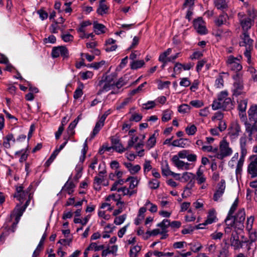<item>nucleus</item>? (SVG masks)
Returning <instances> with one entry per match:
<instances>
[{
  "mask_svg": "<svg viewBox=\"0 0 257 257\" xmlns=\"http://www.w3.org/2000/svg\"><path fill=\"white\" fill-rule=\"evenodd\" d=\"M98 86L100 87L98 93L107 92L110 90H112L111 94H116L120 92V91H115L114 81L111 76H102L101 79L98 82Z\"/></svg>",
  "mask_w": 257,
  "mask_h": 257,
  "instance_id": "f257e3e1",
  "label": "nucleus"
},
{
  "mask_svg": "<svg viewBox=\"0 0 257 257\" xmlns=\"http://www.w3.org/2000/svg\"><path fill=\"white\" fill-rule=\"evenodd\" d=\"M233 78L235 81L231 88L232 96L237 97L243 94L244 92L243 91L244 86L242 79L239 78L238 74H236Z\"/></svg>",
  "mask_w": 257,
  "mask_h": 257,
  "instance_id": "f03ea898",
  "label": "nucleus"
},
{
  "mask_svg": "<svg viewBox=\"0 0 257 257\" xmlns=\"http://www.w3.org/2000/svg\"><path fill=\"white\" fill-rule=\"evenodd\" d=\"M232 150L229 147V143L225 140L220 142L219 153L217 154L216 158L219 160H222L224 158L230 156L232 154Z\"/></svg>",
  "mask_w": 257,
  "mask_h": 257,
  "instance_id": "7ed1b4c3",
  "label": "nucleus"
},
{
  "mask_svg": "<svg viewBox=\"0 0 257 257\" xmlns=\"http://www.w3.org/2000/svg\"><path fill=\"white\" fill-rule=\"evenodd\" d=\"M238 17L243 32H248L253 26L254 20L242 13H238Z\"/></svg>",
  "mask_w": 257,
  "mask_h": 257,
  "instance_id": "20e7f679",
  "label": "nucleus"
},
{
  "mask_svg": "<svg viewBox=\"0 0 257 257\" xmlns=\"http://www.w3.org/2000/svg\"><path fill=\"white\" fill-rule=\"evenodd\" d=\"M226 64L227 67L231 71L238 72L242 69L240 62L238 61V58H235L233 55L227 57Z\"/></svg>",
  "mask_w": 257,
  "mask_h": 257,
  "instance_id": "39448f33",
  "label": "nucleus"
},
{
  "mask_svg": "<svg viewBox=\"0 0 257 257\" xmlns=\"http://www.w3.org/2000/svg\"><path fill=\"white\" fill-rule=\"evenodd\" d=\"M23 189L22 186H17L16 187V192L14 195V197L20 202V205L24 202L27 197H29V194H31L30 193L31 187L29 186L25 191Z\"/></svg>",
  "mask_w": 257,
  "mask_h": 257,
  "instance_id": "423d86ee",
  "label": "nucleus"
},
{
  "mask_svg": "<svg viewBox=\"0 0 257 257\" xmlns=\"http://www.w3.org/2000/svg\"><path fill=\"white\" fill-rule=\"evenodd\" d=\"M225 187V181L221 179L217 184V189L213 195V199L214 201L218 202L222 200L221 197L224 193Z\"/></svg>",
  "mask_w": 257,
  "mask_h": 257,
  "instance_id": "0eeeda50",
  "label": "nucleus"
},
{
  "mask_svg": "<svg viewBox=\"0 0 257 257\" xmlns=\"http://www.w3.org/2000/svg\"><path fill=\"white\" fill-rule=\"evenodd\" d=\"M250 163L248 165L247 172L251 178L257 176V156L252 155L249 158Z\"/></svg>",
  "mask_w": 257,
  "mask_h": 257,
  "instance_id": "6e6552de",
  "label": "nucleus"
},
{
  "mask_svg": "<svg viewBox=\"0 0 257 257\" xmlns=\"http://www.w3.org/2000/svg\"><path fill=\"white\" fill-rule=\"evenodd\" d=\"M51 55L53 58H57L61 56L63 58H67L69 57V52L65 46L55 47L52 50Z\"/></svg>",
  "mask_w": 257,
  "mask_h": 257,
  "instance_id": "1a4fd4ad",
  "label": "nucleus"
},
{
  "mask_svg": "<svg viewBox=\"0 0 257 257\" xmlns=\"http://www.w3.org/2000/svg\"><path fill=\"white\" fill-rule=\"evenodd\" d=\"M245 132L248 134V139L257 141V125L245 123Z\"/></svg>",
  "mask_w": 257,
  "mask_h": 257,
  "instance_id": "9d476101",
  "label": "nucleus"
},
{
  "mask_svg": "<svg viewBox=\"0 0 257 257\" xmlns=\"http://www.w3.org/2000/svg\"><path fill=\"white\" fill-rule=\"evenodd\" d=\"M193 26L197 32L200 35L207 33V30L205 26V23L202 18H198L194 20Z\"/></svg>",
  "mask_w": 257,
  "mask_h": 257,
  "instance_id": "9b49d317",
  "label": "nucleus"
},
{
  "mask_svg": "<svg viewBox=\"0 0 257 257\" xmlns=\"http://www.w3.org/2000/svg\"><path fill=\"white\" fill-rule=\"evenodd\" d=\"M236 221V228L241 229L243 228V223L245 218V210L243 208L239 209L234 216Z\"/></svg>",
  "mask_w": 257,
  "mask_h": 257,
  "instance_id": "f8f14e48",
  "label": "nucleus"
},
{
  "mask_svg": "<svg viewBox=\"0 0 257 257\" xmlns=\"http://www.w3.org/2000/svg\"><path fill=\"white\" fill-rule=\"evenodd\" d=\"M247 113L249 122H246L245 124H256L257 123V105H251L247 111Z\"/></svg>",
  "mask_w": 257,
  "mask_h": 257,
  "instance_id": "ddd939ff",
  "label": "nucleus"
},
{
  "mask_svg": "<svg viewBox=\"0 0 257 257\" xmlns=\"http://www.w3.org/2000/svg\"><path fill=\"white\" fill-rule=\"evenodd\" d=\"M241 132V127L236 122H232L231 124L228 133L229 137L231 139H236Z\"/></svg>",
  "mask_w": 257,
  "mask_h": 257,
  "instance_id": "4468645a",
  "label": "nucleus"
},
{
  "mask_svg": "<svg viewBox=\"0 0 257 257\" xmlns=\"http://www.w3.org/2000/svg\"><path fill=\"white\" fill-rule=\"evenodd\" d=\"M240 38L242 40L240 42V46H244L245 48H253V41L250 38L248 32H243Z\"/></svg>",
  "mask_w": 257,
  "mask_h": 257,
  "instance_id": "2eb2a0df",
  "label": "nucleus"
},
{
  "mask_svg": "<svg viewBox=\"0 0 257 257\" xmlns=\"http://www.w3.org/2000/svg\"><path fill=\"white\" fill-rule=\"evenodd\" d=\"M229 17L226 13H222L215 19L214 23L215 25L217 27H221V26L228 25Z\"/></svg>",
  "mask_w": 257,
  "mask_h": 257,
  "instance_id": "dca6fc26",
  "label": "nucleus"
},
{
  "mask_svg": "<svg viewBox=\"0 0 257 257\" xmlns=\"http://www.w3.org/2000/svg\"><path fill=\"white\" fill-rule=\"evenodd\" d=\"M172 161L176 167L181 169H189V164L188 163H185L184 162L181 161L179 159V157H177V155H174L172 158Z\"/></svg>",
  "mask_w": 257,
  "mask_h": 257,
  "instance_id": "f3484780",
  "label": "nucleus"
},
{
  "mask_svg": "<svg viewBox=\"0 0 257 257\" xmlns=\"http://www.w3.org/2000/svg\"><path fill=\"white\" fill-rule=\"evenodd\" d=\"M106 173V171L105 169H103L101 171H100L98 174V176H95L94 179V188L95 189H97V187L95 186L97 185L99 186L98 189H100V185L101 183L104 180V175Z\"/></svg>",
  "mask_w": 257,
  "mask_h": 257,
  "instance_id": "a211bd4d",
  "label": "nucleus"
},
{
  "mask_svg": "<svg viewBox=\"0 0 257 257\" xmlns=\"http://www.w3.org/2000/svg\"><path fill=\"white\" fill-rule=\"evenodd\" d=\"M111 143L113 145V149L115 151L119 153H121L125 151V149L123 148L122 145L120 143V140L117 138H112L111 139Z\"/></svg>",
  "mask_w": 257,
  "mask_h": 257,
  "instance_id": "6ab92c4d",
  "label": "nucleus"
},
{
  "mask_svg": "<svg viewBox=\"0 0 257 257\" xmlns=\"http://www.w3.org/2000/svg\"><path fill=\"white\" fill-rule=\"evenodd\" d=\"M247 138L244 135L239 139V146L241 150V155L246 156L247 154Z\"/></svg>",
  "mask_w": 257,
  "mask_h": 257,
  "instance_id": "aec40b11",
  "label": "nucleus"
},
{
  "mask_svg": "<svg viewBox=\"0 0 257 257\" xmlns=\"http://www.w3.org/2000/svg\"><path fill=\"white\" fill-rule=\"evenodd\" d=\"M124 166L128 169L131 174L137 173L141 170V166L139 165L133 166L131 163H123Z\"/></svg>",
  "mask_w": 257,
  "mask_h": 257,
  "instance_id": "412c9836",
  "label": "nucleus"
},
{
  "mask_svg": "<svg viewBox=\"0 0 257 257\" xmlns=\"http://www.w3.org/2000/svg\"><path fill=\"white\" fill-rule=\"evenodd\" d=\"M231 245L233 247L234 249L237 250L242 247V242H241L238 236L232 235L230 238Z\"/></svg>",
  "mask_w": 257,
  "mask_h": 257,
  "instance_id": "4be33fe9",
  "label": "nucleus"
},
{
  "mask_svg": "<svg viewBox=\"0 0 257 257\" xmlns=\"http://www.w3.org/2000/svg\"><path fill=\"white\" fill-rule=\"evenodd\" d=\"M214 5L218 10L223 11L228 8L227 2L225 0H214Z\"/></svg>",
  "mask_w": 257,
  "mask_h": 257,
  "instance_id": "5701e85b",
  "label": "nucleus"
},
{
  "mask_svg": "<svg viewBox=\"0 0 257 257\" xmlns=\"http://www.w3.org/2000/svg\"><path fill=\"white\" fill-rule=\"evenodd\" d=\"M223 74H226L227 76H228L229 74L228 73L222 72L219 74V75L216 78L214 86L216 88H222L224 86V80H223Z\"/></svg>",
  "mask_w": 257,
  "mask_h": 257,
  "instance_id": "b1692460",
  "label": "nucleus"
},
{
  "mask_svg": "<svg viewBox=\"0 0 257 257\" xmlns=\"http://www.w3.org/2000/svg\"><path fill=\"white\" fill-rule=\"evenodd\" d=\"M93 29L94 32L97 35L103 34L105 32V27L101 24L98 23L97 22L93 23Z\"/></svg>",
  "mask_w": 257,
  "mask_h": 257,
  "instance_id": "393cba45",
  "label": "nucleus"
},
{
  "mask_svg": "<svg viewBox=\"0 0 257 257\" xmlns=\"http://www.w3.org/2000/svg\"><path fill=\"white\" fill-rule=\"evenodd\" d=\"M105 3V0H101L100 1L99 7L97 10V13L100 15L102 16L107 13L108 8Z\"/></svg>",
  "mask_w": 257,
  "mask_h": 257,
  "instance_id": "a878e982",
  "label": "nucleus"
},
{
  "mask_svg": "<svg viewBox=\"0 0 257 257\" xmlns=\"http://www.w3.org/2000/svg\"><path fill=\"white\" fill-rule=\"evenodd\" d=\"M194 182L192 180L188 183L186 187L185 188L183 193L182 194V197L183 198H186L189 196L191 194V189L194 186Z\"/></svg>",
  "mask_w": 257,
  "mask_h": 257,
  "instance_id": "bb28decb",
  "label": "nucleus"
},
{
  "mask_svg": "<svg viewBox=\"0 0 257 257\" xmlns=\"http://www.w3.org/2000/svg\"><path fill=\"white\" fill-rule=\"evenodd\" d=\"M157 226L161 228V234L166 233L167 232V228L170 226V220L164 219L162 222L157 224Z\"/></svg>",
  "mask_w": 257,
  "mask_h": 257,
  "instance_id": "cd10ccee",
  "label": "nucleus"
},
{
  "mask_svg": "<svg viewBox=\"0 0 257 257\" xmlns=\"http://www.w3.org/2000/svg\"><path fill=\"white\" fill-rule=\"evenodd\" d=\"M165 166L162 167V174L164 176H168L170 175H172L173 177H176L177 175H179L178 174H176L174 172H171L169 167V165L167 161L164 162Z\"/></svg>",
  "mask_w": 257,
  "mask_h": 257,
  "instance_id": "c85d7f7f",
  "label": "nucleus"
},
{
  "mask_svg": "<svg viewBox=\"0 0 257 257\" xmlns=\"http://www.w3.org/2000/svg\"><path fill=\"white\" fill-rule=\"evenodd\" d=\"M225 222L226 225L228 226V228H230L231 227L236 228V221L233 215H229V214H227Z\"/></svg>",
  "mask_w": 257,
  "mask_h": 257,
  "instance_id": "c756f323",
  "label": "nucleus"
},
{
  "mask_svg": "<svg viewBox=\"0 0 257 257\" xmlns=\"http://www.w3.org/2000/svg\"><path fill=\"white\" fill-rule=\"evenodd\" d=\"M75 187V185L72 181L69 182L68 181L63 187V190L66 191L68 194L70 195L73 193Z\"/></svg>",
  "mask_w": 257,
  "mask_h": 257,
  "instance_id": "7c9ffc66",
  "label": "nucleus"
},
{
  "mask_svg": "<svg viewBox=\"0 0 257 257\" xmlns=\"http://www.w3.org/2000/svg\"><path fill=\"white\" fill-rule=\"evenodd\" d=\"M195 177L198 184H201L206 181V179L203 174V171L201 170L200 168L198 169L196 172V175Z\"/></svg>",
  "mask_w": 257,
  "mask_h": 257,
  "instance_id": "2f4dec72",
  "label": "nucleus"
},
{
  "mask_svg": "<svg viewBox=\"0 0 257 257\" xmlns=\"http://www.w3.org/2000/svg\"><path fill=\"white\" fill-rule=\"evenodd\" d=\"M245 156V155H241L240 156V158L239 160L237 162L236 168L235 170V173L236 175L237 176L239 174H241V172L242 171V168L244 162V158Z\"/></svg>",
  "mask_w": 257,
  "mask_h": 257,
  "instance_id": "473e14b6",
  "label": "nucleus"
},
{
  "mask_svg": "<svg viewBox=\"0 0 257 257\" xmlns=\"http://www.w3.org/2000/svg\"><path fill=\"white\" fill-rule=\"evenodd\" d=\"M145 64L143 60L132 61L130 64V67L132 69L136 70L143 67Z\"/></svg>",
  "mask_w": 257,
  "mask_h": 257,
  "instance_id": "72a5a7b5",
  "label": "nucleus"
},
{
  "mask_svg": "<svg viewBox=\"0 0 257 257\" xmlns=\"http://www.w3.org/2000/svg\"><path fill=\"white\" fill-rule=\"evenodd\" d=\"M216 216L213 211H210L208 213L207 219L203 223L204 225L210 224L215 221Z\"/></svg>",
  "mask_w": 257,
  "mask_h": 257,
  "instance_id": "f704fd0d",
  "label": "nucleus"
},
{
  "mask_svg": "<svg viewBox=\"0 0 257 257\" xmlns=\"http://www.w3.org/2000/svg\"><path fill=\"white\" fill-rule=\"evenodd\" d=\"M233 104L230 98L228 97L224 99L222 105V109L228 110L232 108Z\"/></svg>",
  "mask_w": 257,
  "mask_h": 257,
  "instance_id": "c9c22d12",
  "label": "nucleus"
},
{
  "mask_svg": "<svg viewBox=\"0 0 257 257\" xmlns=\"http://www.w3.org/2000/svg\"><path fill=\"white\" fill-rule=\"evenodd\" d=\"M197 130V127L194 124H189L185 128V132L189 136L195 135Z\"/></svg>",
  "mask_w": 257,
  "mask_h": 257,
  "instance_id": "e433bc0d",
  "label": "nucleus"
},
{
  "mask_svg": "<svg viewBox=\"0 0 257 257\" xmlns=\"http://www.w3.org/2000/svg\"><path fill=\"white\" fill-rule=\"evenodd\" d=\"M83 88V84L81 83L74 92L73 97L75 99H78L80 98L82 94V89Z\"/></svg>",
  "mask_w": 257,
  "mask_h": 257,
  "instance_id": "4c0bfd02",
  "label": "nucleus"
},
{
  "mask_svg": "<svg viewBox=\"0 0 257 257\" xmlns=\"http://www.w3.org/2000/svg\"><path fill=\"white\" fill-rule=\"evenodd\" d=\"M247 102L248 101L246 99L237 101V109L238 111H246Z\"/></svg>",
  "mask_w": 257,
  "mask_h": 257,
  "instance_id": "58836bf2",
  "label": "nucleus"
},
{
  "mask_svg": "<svg viewBox=\"0 0 257 257\" xmlns=\"http://www.w3.org/2000/svg\"><path fill=\"white\" fill-rule=\"evenodd\" d=\"M141 249V247L139 245H136L132 247L129 252L130 257H137L138 253L140 251Z\"/></svg>",
  "mask_w": 257,
  "mask_h": 257,
  "instance_id": "ea45409f",
  "label": "nucleus"
},
{
  "mask_svg": "<svg viewBox=\"0 0 257 257\" xmlns=\"http://www.w3.org/2000/svg\"><path fill=\"white\" fill-rule=\"evenodd\" d=\"M126 84V80H125L123 78H120L116 83L114 82L115 91H119V89Z\"/></svg>",
  "mask_w": 257,
  "mask_h": 257,
  "instance_id": "a19ab883",
  "label": "nucleus"
},
{
  "mask_svg": "<svg viewBox=\"0 0 257 257\" xmlns=\"http://www.w3.org/2000/svg\"><path fill=\"white\" fill-rule=\"evenodd\" d=\"M172 111L169 109H166L163 111L162 120L163 121L167 122L171 119Z\"/></svg>",
  "mask_w": 257,
  "mask_h": 257,
  "instance_id": "79ce46f5",
  "label": "nucleus"
},
{
  "mask_svg": "<svg viewBox=\"0 0 257 257\" xmlns=\"http://www.w3.org/2000/svg\"><path fill=\"white\" fill-rule=\"evenodd\" d=\"M191 107L187 104H182L178 107V111L180 113H185L189 112Z\"/></svg>",
  "mask_w": 257,
  "mask_h": 257,
  "instance_id": "37998d69",
  "label": "nucleus"
},
{
  "mask_svg": "<svg viewBox=\"0 0 257 257\" xmlns=\"http://www.w3.org/2000/svg\"><path fill=\"white\" fill-rule=\"evenodd\" d=\"M104 248L103 245H97L96 242L91 243L87 247V250H94L97 251L103 249Z\"/></svg>",
  "mask_w": 257,
  "mask_h": 257,
  "instance_id": "c03bdc74",
  "label": "nucleus"
},
{
  "mask_svg": "<svg viewBox=\"0 0 257 257\" xmlns=\"http://www.w3.org/2000/svg\"><path fill=\"white\" fill-rule=\"evenodd\" d=\"M91 25V22L89 20L83 21L80 24V26L77 29V31L78 33H84L85 32L84 28L88 26H90Z\"/></svg>",
  "mask_w": 257,
  "mask_h": 257,
  "instance_id": "a18cd8bd",
  "label": "nucleus"
},
{
  "mask_svg": "<svg viewBox=\"0 0 257 257\" xmlns=\"http://www.w3.org/2000/svg\"><path fill=\"white\" fill-rule=\"evenodd\" d=\"M156 142V139L155 137V134H154L149 138V140H148L147 147L149 149H150L155 145Z\"/></svg>",
  "mask_w": 257,
  "mask_h": 257,
  "instance_id": "49530a36",
  "label": "nucleus"
},
{
  "mask_svg": "<svg viewBox=\"0 0 257 257\" xmlns=\"http://www.w3.org/2000/svg\"><path fill=\"white\" fill-rule=\"evenodd\" d=\"M149 185L150 188L156 189L160 186V182L156 179H153L149 182Z\"/></svg>",
  "mask_w": 257,
  "mask_h": 257,
  "instance_id": "de8ad7c7",
  "label": "nucleus"
},
{
  "mask_svg": "<svg viewBox=\"0 0 257 257\" xmlns=\"http://www.w3.org/2000/svg\"><path fill=\"white\" fill-rule=\"evenodd\" d=\"M252 49L253 48H245V51L244 52V55L247 58V62L249 64H251V52L252 50Z\"/></svg>",
  "mask_w": 257,
  "mask_h": 257,
  "instance_id": "09e8293b",
  "label": "nucleus"
},
{
  "mask_svg": "<svg viewBox=\"0 0 257 257\" xmlns=\"http://www.w3.org/2000/svg\"><path fill=\"white\" fill-rule=\"evenodd\" d=\"M247 71L251 74L252 78L254 81H257V71L252 66H248Z\"/></svg>",
  "mask_w": 257,
  "mask_h": 257,
  "instance_id": "8fccbe9b",
  "label": "nucleus"
},
{
  "mask_svg": "<svg viewBox=\"0 0 257 257\" xmlns=\"http://www.w3.org/2000/svg\"><path fill=\"white\" fill-rule=\"evenodd\" d=\"M228 248V245L222 247L219 252V257H228L229 255Z\"/></svg>",
  "mask_w": 257,
  "mask_h": 257,
  "instance_id": "3c124183",
  "label": "nucleus"
},
{
  "mask_svg": "<svg viewBox=\"0 0 257 257\" xmlns=\"http://www.w3.org/2000/svg\"><path fill=\"white\" fill-rule=\"evenodd\" d=\"M76 125L75 124V122H71L69 124L67 128V133L69 137H72L74 135L75 131L74 129L76 127Z\"/></svg>",
  "mask_w": 257,
  "mask_h": 257,
  "instance_id": "603ef678",
  "label": "nucleus"
},
{
  "mask_svg": "<svg viewBox=\"0 0 257 257\" xmlns=\"http://www.w3.org/2000/svg\"><path fill=\"white\" fill-rule=\"evenodd\" d=\"M126 214H123L122 215L119 216L118 217H116L114 220V223L116 225H120L124 222L126 219Z\"/></svg>",
  "mask_w": 257,
  "mask_h": 257,
  "instance_id": "864d4df0",
  "label": "nucleus"
},
{
  "mask_svg": "<svg viewBox=\"0 0 257 257\" xmlns=\"http://www.w3.org/2000/svg\"><path fill=\"white\" fill-rule=\"evenodd\" d=\"M184 140L183 139H180L179 140H174L172 143V145L174 147H178L184 148L185 146V143H184Z\"/></svg>",
  "mask_w": 257,
  "mask_h": 257,
  "instance_id": "5fc2aeb1",
  "label": "nucleus"
},
{
  "mask_svg": "<svg viewBox=\"0 0 257 257\" xmlns=\"http://www.w3.org/2000/svg\"><path fill=\"white\" fill-rule=\"evenodd\" d=\"M93 75L92 72L90 71H87L81 73V77L83 80H86L88 79L91 78Z\"/></svg>",
  "mask_w": 257,
  "mask_h": 257,
  "instance_id": "6e6d98bb",
  "label": "nucleus"
},
{
  "mask_svg": "<svg viewBox=\"0 0 257 257\" xmlns=\"http://www.w3.org/2000/svg\"><path fill=\"white\" fill-rule=\"evenodd\" d=\"M253 221L254 217L253 216H251L249 218H247L246 225V228L247 230L250 231V230H251L252 228Z\"/></svg>",
  "mask_w": 257,
  "mask_h": 257,
  "instance_id": "4d7b16f0",
  "label": "nucleus"
},
{
  "mask_svg": "<svg viewBox=\"0 0 257 257\" xmlns=\"http://www.w3.org/2000/svg\"><path fill=\"white\" fill-rule=\"evenodd\" d=\"M238 203V199L236 198L235 200L234 201L233 203L231 205L229 212L228 213V214H229V215H233L234 211L237 208V205Z\"/></svg>",
  "mask_w": 257,
  "mask_h": 257,
  "instance_id": "13d9d810",
  "label": "nucleus"
},
{
  "mask_svg": "<svg viewBox=\"0 0 257 257\" xmlns=\"http://www.w3.org/2000/svg\"><path fill=\"white\" fill-rule=\"evenodd\" d=\"M190 104L195 108H200L203 105V103L199 100H194L190 102Z\"/></svg>",
  "mask_w": 257,
  "mask_h": 257,
  "instance_id": "bf43d9fd",
  "label": "nucleus"
},
{
  "mask_svg": "<svg viewBox=\"0 0 257 257\" xmlns=\"http://www.w3.org/2000/svg\"><path fill=\"white\" fill-rule=\"evenodd\" d=\"M62 39L65 42H72L73 40V36L70 34H64L61 36Z\"/></svg>",
  "mask_w": 257,
  "mask_h": 257,
  "instance_id": "052dcab7",
  "label": "nucleus"
},
{
  "mask_svg": "<svg viewBox=\"0 0 257 257\" xmlns=\"http://www.w3.org/2000/svg\"><path fill=\"white\" fill-rule=\"evenodd\" d=\"M223 118V114L222 112L220 111L216 112L214 115L212 117V120L214 121L215 120H219V121L221 120H223L222 119Z\"/></svg>",
  "mask_w": 257,
  "mask_h": 257,
  "instance_id": "680f3d73",
  "label": "nucleus"
},
{
  "mask_svg": "<svg viewBox=\"0 0 257 257\" xmlns=\"http://www.w3.org/2000/svg\"><path fill=\"white\" fill-rule=\"evenodd\" d=\"M43 41L45 44L48 43L54 44L56 43V38L54 35H50L48 38H44Z\"/></svg>",
  "mask_w": 257,
  "mask_h": 257,
  "instance_id": "e2e57ef3",
  "label": "nucleus"
},
{
  "mask_svg": "<svg viewBox=\"0 0 257 257\" xmlns=\"http://www.w3.org/2000/svg\"><path fill=\"white\" fill-rule=\"evenodd\" d=\"M142 118V115L141 114L139 113H134L132 115L131 118H130V120L138 122L140 121Z\"/></svg>",
  "mask_w": 257,
  "mask_h": 257,
  "instance_id": "0e129e2a",
  "label": "nucleus"
},
{
  "mask_svg": "<svg viewBox=\"0 0 257 257\" xmlns=\"http://www.w3.org/2000/svg\"><path fill=\"white\" fill-rule=\"evenodd\" d=\"M212 108L213 110H217L218 109H222V105H221L220 101L218 99L214 100L212 104Z\"/></svg>",
  "mask_w": 257,
  "mask_h": 257,
  "instance_id": "69168bd1",
  "label": "nucleus"
},
{
  "mask_svg": "<svg viewBox=\"0 0 257 257\" xmlns=\"http://www.w3.org/2000/svg\"><path fill=\"white\" fill-rule=\"evenodd\" d=\"M171 84V82L169 81H160L158 84V89H163L164 88H168Z\"/></svg>",
  "mask_w": 257,
  "mask_h": 257,
  "instance_id": "338daca9",
  "label": "nucleus"
},
{
  "mask_svg": "<svg viewBox=\"0 0 257 257\" xmlns=\"http://www.w3.org/2000/svg\"><path fill=\"white\" fill-rule=\"evenodd\" d=\"M194 177L195 175L189 172L184 173L182 175V178L185 181H188L191 178H194Z\"/></svg>",
  "mask_w": 257,
  "mask_h": 257,
  "instance_id": "774afa93",
  "label": "nucleus"
}]
</instances>
